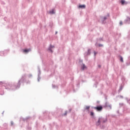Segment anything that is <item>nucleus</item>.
<instances>
[{"label": "nucleus", "instance_id": "nucleus-2", "mask_svg": "<svg viewBox=\"0 0 130 130\" xmlns=\"http://www.w3.org/2000/svg\"><path fill=\"white\" fill-rule=\"evenodd\" d=\"M103 119L102 118H100L98 121V122L96 123V125H100V122L101 121H103Z\"/></svg>", "mask_w": 130, "mask_h": 130}, {"label": "nucleus", "instance_id": "nucleus-17", "mask_svg": "<svg viewBox=\"0 0 130 130\" xmlns=\"http://www.w3.org/2000/svg\"><path fill=\"white\" fill-rule=\"evenodd\" d=\"M104 20H106V17H104Z\"/></svg>", "mask_w": 130, "mask_h": 130}, {"label": "nucleus", "instance_id": "nucleus-5", "mask_svg": "<svg viewBox=\"0 0 130 130\" xmlns=\"http://www.w3.org/2000/svg\"><path fill=\"white\" fill-rule=\"evenodd\" d=\"M29 51H31V49H25L23 50L24 52H29Z\"/></svg>", "mask_w": 130, "mask_h": 130}, {"label": "nucleus", "instance_id": "nucleus-6", "mask_svg": "<svg viewBox=\"0 0 130 130\" xmlns=\"http://www.w3.org/2000/svg\"><path fill=\"white\" fill-rule=\"evenodd\" d=\"M82 69L83 70H86V69H87V67H86V66H85V64H83L82 67Z\"/></svg>", "mask_w": 130, "mask_h": 130}, {"label": "nucleus", "instance_id": "nucleus-11", "mask_svg": "<svg viewBox=\"0 0 130 130\" xmlns=\"http://www.w3.org/2000/svg\"><path fill=\"white\" fill-rule=\"evenodd\" d=\"M90 109V107H89V106H86V109Z\"/></svg>", "mask_w": 130, "mask_h": 130}, {"label": "nucleus", "instance_id": "nucleus-10", "mask_svg": "<svg viewBox=\"0 0 130 130\" xmlns=\"http://www.w3.org/2000/svg\"><path fill=\"white\" fill-rule=\"evenodd\" d=\"M90 115H91V116H94V112H90Z\"/></svg>", "mask_w": 130, "mask_h": 130}, {"label": "nucleus", "instance_id": "nucleus-14", "mask_svg": "<svg viewBox=\"0 0 130 130\" xmlns=\"http://www.w3.org/2000/svg\"><path fill=\"white\" fill-rule=\"evenodd\" d=\"M99 46L100 47H101V46H103V45H99Z\"/></svg>", "mask_w": 130, "mask_h": 130}, {"label": "nucleus", "instance_id": "nucleus-8", "mask_svg": "<svg viewBox=\"0 0 130 130\" xmlns=\"http://www.w3.org/2000/svg\"><path fill=\"white\" fill-rule=\"evenodd\" d=\"M121 4L122 5H124V4H125V1H124V0H121Z\"/></svg>", "mask_w": 130, "mask_h": 130}, {"label": "nucleus", "instance_id": "nucleus-1", "mask_svg": "<svg viewBox=\"0 0 130 130\" xmlns=\"http://www.w3.org/2000/svg\"><path fill=\"white\" fill-rule=\"evenodd\" d=\"M95 110H97V111H101L102 109H103V107L102 106H98L94 108Z\"/></svg>", "mask_w": 130, "mask_h": 130}, {"label": "nucleus", "instance_id": "nucleus-4", "mask_svg": "<svg viewBox=\"0 0 130 130\" xmlns=\"http://www.w3.org/2000/svg\"><path fill=\"white\" fill-rule=\"evenodd\" d=\"M79 8H80L81 9H85L86 8V6H85V5H80L79 6Z\"/></svg>", "mask_w": 130, "mask_h": 130}, {"label": "nucleus", "instance_id": "nucleus-7", "mask_svg": "<svg viewBox=\"0 0 130 130\" xmlns=\"http://www.w3.org/2000/svg\"><path fill=\"white\" fill-rule=\"evenodd\" d=\"M120 60L121 61V62H123V58H122V56H120Z\"/></svg>", "mask_w": 130, "mask_h": 130}, {"label": "nucleus", "instance_id": "nucleus-12", "mask_svg": "<svg viewBox=\"0 0 130 130\" xmlns=\"http://www.w3.org/2000/svg\"><path fill=\"white\" fill-rule=\"evenodd\" d=\"M67 114H68V112H65V113L64 114V116H66V115H67Z\"/></svg>", "mask_w": 130, "mask_h": 130}, {"label": "nucleus", "instance_id": "nucleus-13", "mask_svg": "<svg viewBox=\"0 0 130 130\" xmlns=\"http://www.w3.org/2000/svg\"><path fill=\"white\" fill-rule=\"evenodd\" d=\"M119 24H120V25H122V21H120Z\"/></svg>", "mask_w": 130, "mask_h": 130}, {"label": "nucleus", "instance_id": "nucleus-15", "mask_svg": "<svg viewBox=\"0 0 130 130\" xmlns=\"http://www.w3.org/2000/svg\"><path fill=\"white\" fill-rule=\"evenodd\" d=\"M94 55H96V52H94Z\"/></svg>", "mask_w": 130, "mask_h": 130}, {"label": "nucleus", "instance_id": "nucleus-18", "mask_svg": "<svg viewBox=\"0 0 130 130\" xmlns=\"http://www.w3.org/2000/svg\"><path fill=\"white\" fill-rule=\"evenodd\" d=\"M103 122H105V121H103Z\"/></svg>", "mask_w": 130, "mask_h": 130}, {"label": "nucleus", "instance_id": "nucleus-16", "mask_svg": "<svg viewBox=\"0 0 130 130\" xmlns=\"http://www.w3.org/2000/svg\"><path fill=\"white\" fill-rule=\"evenodd\" d=\"M99 67L101 68V66L99 65Z\"/></svg>", "mask_w": 130, "mask_h": 130}, {"label": "nucleus", "instance_id": "nucleus-19", "mask_svg": "<svg viewBox=\"0 0 130 130\" xmlns=\"http://www.w3.org/2000/svg\"><path fill=\"white\" fill-rule=\"evenodd\" d=\"M57 33V32H56V34Z\"/></svg>", "mask_w": 130, "mask_h": 130}, {"label": "nucleus", "instance_id": "nucleus-9", "mask_svg": "<svg viewBox=\"0 0 130 130\" xmlns=\"http://www.w3.org/2000/svg\"><path fill=\"white\" fill-rule=\"evenodd\" d=\"M50 14H55L54 10H52L49 12Z\"/></svg>", "mask_w": 130, "mask_h": 130}, {"label": "nucleus", "instance_id": "nucleus-3", "mask_svg": "<svg viewBox=\"0 0 130 130\" xmlns=\"http://www.w3.org/2000/svg\"><path fill=\"white\" fill-rule=\"evenodd\" d=\"M53 47H54V46H53L52 45H50L49 49H48L49 51H50L51 52H52V50H51V48H53Z\"/></svg>", "mask_w": 130, "mask_h": 130}]
</instances>
